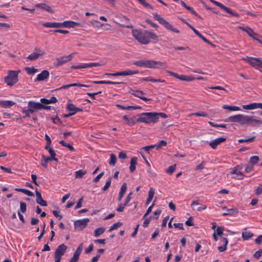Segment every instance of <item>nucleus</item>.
<instances>
[{
  "instance_id": "nucleus-1",
  "label": "nucleus",
  "mask_w": 262,
  "mask_h": 262,
  "mask_svg": "<svg viewBox=\"0 0 262 262\" xmlns=\"http://www.w3.org/2000/svg\"><path fill=\"white\" fill-rule=\"evenodd\" d=\"M156 115V112L143 113L139 115L137 121L146 124H154L157 122Z\"/></svg>"
},
{
  "instance_id": "nucleus-2",
  "label": "nucleus",
  "mask_w": 262,
  "mask_h": 262,
  "mask_svg": "<svg viewBox=\"0 0 262 262\" xmlns=\"http://www.w3.org/2000/svg\"><path fill=\"white\" fill-rule=\"evenodd\" d=\"M20 71L8 70L7 76L4 78L5 82L10 86L15 85L18 81V74Z\"/></svg>"
},
{
  "instance_id": "nucleus-3",
  "label": "nucleus",
  "mask_w": 262,
  "mask_h": 262,
  "mask_svg": "<svg viewBox=\"0 0 262 262\" xmlns=\"http://www.w3.org/2000/svg\"><path fill=\"white\" fill-rule=\"evenodd\" d=\"M248 115L237 114L231 116L224 120L225 122L238 123L241 125L248 124Z\"/></svg>"
},
{
  "instance_id": "nucleus-4",
  "label": "nucleus",
  "mask_w": 262,
  "mask_h": 262,
  "mask_svg": "<svg viewBox=\"0 0 262 262\" xmlns=\"http://www.w3.org/2000/svg\"><path fill=\"white\" fill-rule=\"evenodd\" d=\"M243 60L250 64L252 67L259 70L262 73V58H255L253 57H246Z\"/></svg>"
},
{
  "instance_id": "nucleus-5",
  "label": "nucleus",
  "mask_w": 262,
  "mask_h": 262,
  "mask_svg": "<svg viewBox=\"0 0 262 262\" xmlns=\"http://www.w3.org/2000/svg\"><path fill=\"white\" fill-rule=\"evenodd\" d=\"M133 36L140 42L146 45L149 42L147 40V31L141 32L137 29L132 30Z\"/></svg>"
},
{
  "instance_id": "nucleus-6",
  "label": "nucleus",
  "mask_w": 262,
  "mask_h": 262,
  "mask_svg": "<svg viewBox=\"0 0 262 262\" xmlns=\"http://www.w3.org/2000/svg\"><path fill=\"white\" fill-rule=\"evenodd\" d=\"M153 15L155 20H157L161 25L164 26L167 29L174 33H179V31L177 29L174 28L171 25H170L168 21L162 17L160 15L157 13H154L153 14Z\"/></svg>"
},
{
  "instance_id": "nucleus-7",
  "label": "nucleus",
  "mask_w": 262,
  "mask_h": 262,
  "mask_svg": "<svg viewBox=\"0 0 262 262\" xmlns=\"http://www.w3.org/2000/svg\"><path fill=\"white\" fill-rule=\"evenodd\" d=\"M41 102H36L33 101H29L28 103V108L31 113H33L37 110L42 108L48 110L50 108L49 106H45Z\"/></svg>"
},
{
  "instance_id": "nucleus-8",
  "label": "nucleus",
  "mask_w": 262,
  "mask_h": 262,
  "mask_svg": "<svg viewBox=\"0 0 262 262\" xmlns=\"http://www.w3.org/2000/svg\"><path fill=\"white\" fill-rule=\"evenodd\" d=\"M242 169V168L239 165L235 166L227 174V175L233 176L231 177V178L232 179L242 180L245 176L241 172Z\"/></svg>"
},
{
  "instance_id": "nucleus-9",
  "label": "nucleus",
  "mask_w": 262,
  "mask_h": 262,
  "mask_svg": "<svg viewBox=\"0 0 262 262\" xmlns=\"http://www.w3.org/2000/svg\"><path fill=\"white\" fill-rule=\"evenodd\" d=\"M45 54V52L44 50L39 48H35L34 52L30 54L27 57V59L29 60H34L43 56Z\"/></svg>"
},
{
  "instance_id": "nucleus-10",
  "label": "nucleus",
  "mask_w": 262,
  "mask_h": 262,
  "mask_svg": "<svg viewBox=\"0 0 262 262\" xmlns=\"http://www.w3.org/2000/svg\"><path fill=\"white\" fill-rule=\"evenodd\" d=\"M166 72L168 73L169 75L176 77L181 80L191 81L195 79V78L191 75H178L176 73L168 70H167Z\"/></svg>"
},
{
  "instance_id": "nucleus-11",
  "label": "nucleus",
  "mask_w": 262,
  "mask_h": 262,
  "mask_svg": "<svg viewBox=\"0 0 262 262\" xmlns=\"http://www.w3.org/2000/svg\"><path fill=\"white\" fill-rule=\"evenodd\" d=\"M165 65V62L160 61L146 60V68L158 69L160 67H164Z\"/></svg>"
},
{
  "instance_id": "nucleus-12",
  "label": "nucleus",
  "mask_w": 262,
  "mask_h": 262,
  "mask_svg": "<svg viewBox=\"0 0 262 262\" xmlns=\"http://www.w3.org/2000/svg\"><path fill=\"white\" fill-rule=\"evenodd\" d=\"M67 248V247L64 244L58 246L55 252L54 259H61V256L65 253Z\"/></svg>"
},
{
  "instance_id": "nucleus-13",
  "label": "nucleus",
  "mask_w": 262,
  "mask_h": 262,
  "mask_svg": "<svg viewBox=\"0 0 262 262\" xmlns=\"http://www.w3.org/2000/svg\"><path fill=\"white\" fill-rule=\"evenodd\" d=\"M90 220L88 218L78 220L75 222L74 227L76 230H81L85 228Z\"/></svg>"
},
{
  "instance_id": "nucleus-14",
  "label": "nucleus",
  "mask_w": 262,
  "mask_h": 262,
  "mask_svg": "<svg viewBox=\"0 0 262 262\" xmlns=\"http://www.w3.org/2000/svg\"><path fill=\"white\" fill-rule=\"evenodd\" d=\"M238 29L247 33L248 34L250 37L253 38V39H254L256 40H258L259 41H260L259 39V36L257 33H255L251 28L246 26V27H238Z\"/></svg>"
},
{
  "instance_id": "nucleus-15",
  "label": "nucleus",
  "mask_w": 262,
  "mask_h": 262,
  "mask_svg": "<svg viewBox=\"0 0 262 262\" xmlns=\"http://www.w3.org/2000/svg\"><path fill=\"white\" fill-rule=\"evenodd\" d=\"M76 27H81L82 25L79 23L71 20H66L61 23V28H74Z\"/></svg>"
},
{
  "instance_id": "nucleus-16",
  "label": "nucleus",
  "mask_w": 262,
  "mask_h": 262,
  "mask_svg": "<svg viewBox=\"0 0 262 262\" xmlns=\"http://www.w3.org/2000/svg\"><path fill=\"white\" fill-rule=\"evenodd\" d=\"M74 53L69 55L63 56L56 59V63L55 64L57 66H61L63 63L71 60L73 57Z\"/></svg>"
},
{
  "instance_id": "nucleus-17",
  "label": "nucleus",
  "mask_w": 262,
  "mask_h": 262,
  "mask_svg": "<svg viewBox=\"0 0 262 262\" xmlns=\"http://www.w3.org/2000/svg\"><path fill=\"white\" fill-rule=\"evenodd\" d=\"M242 107L245 110H252L257 108L262 109V103H251L247 105H243Z\"/></svg>"
},
{
  "instance_id": "nucleus-18",
  "label": "nucleus",
  "mask_w": 262,
  "mask_h": 262,
  "mask_svg": "<svg viewBox=\"0 0 262 262\" xmlns=\"http://www.w3.org/2000/svg\"><path fill=\"white\" fill-rule=\"evenodd\" d=\"M131 94L135 97H138L145 101H150L151 100L150 98H147L144 97V95H145V93L140 90H132Z\"/></svg>"
},
{
  "instance_id": "nucleus-19",
  "label": "nucleus",
  "mask_w": 262,
  "mask_h": 262,
  "mask_svg": "<svg viewBox=\"0 0 262 262\" xmlns=\"http://www.w3.org/2000/svg\"><path fill=\"white\" fill-rule=\"evenodd\" d=\"M82 250V246L81 244L76 249L73 254V257L70 260L69 262H77L79 259V256Z\"/></svg>"
},
{
  "instance_id": "nucleus-20",
  "label": "nucleus",
  "mask_w": 262,
  "mask_h": 262,
  "mask_svg": "<svg viewBox=\"0 0 262 262\" xmlns=\"http://www.w3.org/2000/svg\"><path fill=\"white\" fill-rule=\"evenodd\" d=\"M67 108L69 111L70 112V113H69V115H73L77 112L82 111L81 108L76 107L72 103H68Z\"/></svg>"
},
{
  "instance_id": "nucleus-21",
  "label": "nucleus",
  "mask_w": 262,
  "mask_h": 262,
  "mask_svg": "<svg viewBox=\"0 0 262 262\" xmlns=\"http://www.w3.org/2000/svg\"><path fill=\"white\" fill-rule=\"evenodd\" d=\"M35 193L36 196V202L37 204L40 205L42 206H47V203L42 199L41 197V194L40 192H39L37 189L35 190Z\"/></svg>"
},
{
  "instance_id": "nucleus-22",
  "label": "nucleus",
  "mask_w": 262,
  "mask_h": 262,
  "mask_svg": "<svg viewBox=\"0 0 262 262\" xmlns=\"http://www.w3.org/2000/svg\"><path fill=\"white\" fill-rule=\"evenodd\" d=\"M226 139L224 138H219L214 139L209 143V145L213 148L215 149L218 145L224 142Z\"/></svg>"
},
{
  "instance_id": "nucleus-23",
  "label": "nucleus",
  "mask_w": 262,
  "mask_h": 262,
  "mask_svg": "<svg viewBox=\"0 0 262 262\" xmlns=\"http://www.w3.org/2000/svg\"><path fill=\"white\" fill-rule=\"evenodd\" d=\"M49 76V73L47 70H44L40 74H38L36 80L42 81L48 78Z\"/></svg>"
},
{
  "instance_id": "nucleus-24",
  "label": "nucleus",
  "mask_w": 262,
  "mask_h": 262,
  "mask_svg": "<svg viewBox=\"0 0 262 262\" xmlns=\"http://www.w3.org/2000/svg\"><path fill=\"white\" fill-rule=\"evenodd\" d=\"M35 7L36 8H40L42 10H46L49 12H50L51 13H54V12L53 10V9L48 5L44 4V3H41L36 4Z\"/></svg>"
},
{
  "instance_id": "nucleus-25",
  "label": "nucleus",
  "mask_w": 262,
  "mask_h": 262,
  "mask_svg": "<svg viewBox=\"0 0 262 262\" xmlns=\"http://www.w3.org/2000/svg\"><path fill=\"white\" fill-rule=\"evenodd\" d=\"M44 27L49 28H61V23L47 22L42 25Z\"/></svg>"
},
{
  "instance_id": "nucleus-26",
  "label": "nucleus",
  "mask_w": 262,
  "mask_h": 262,
  "mask_svg": "<svg viewBox=\"0 0 262 262\" xmlns=\"http://www.w3.org/2000/svg\"><path fill=\"white\" fill-rule=\"evenodd\" d=\"M248 124L253 125L254 123L262 124V120L258 119L255 116H248Z\"/></svg>"
},
{
  "instance_id": "nucleus-27",
  "label": "nucleus",
  "mask_w": 262,
  "mask_h": 262,
  "mask_svg": "<svg viewBox=\"0 0 262 262\" xmlns=\"http://www.w3.org/2000/svg\"><path fill=\"white\" fill-rule=\"evenodd\" d=\"M139 73L137 70H126L120 72L121 76H132L134 74H138Z\"/></svg>"
},
{
  "instance_id": "nucleus-28",
  "label": "nucleus",
  "mask_w": 262,
  "mask_h": 262,
  "mask_svg": "<svg viewBox=\"0 0 262 262\" xmlns=\"http://www.w3.org/2000/svg\"><path fill=\"white\" fill-rule=\"evenodd\" d=\"M127 189V186L125 183H123L121 187L120 191L119 194L118 200L120 201L122 199L124 193H125Z\"/></svg>"
},
{
  "instance_id": "nucleus-29",
  "label": "nucleus",
  "mask_w": 262,
  "mask_h": 262,
  "mask_svg": "<svg viewBox=\"0 0 262 262\" xmlns=\"http://www.w3.org/2000/svg\"><path fill=\"white\" fill-rule=\"evenodd\" d=\"M137 163V158L133 157L131 159L130 161L129 170L132 172H133L136 169V166Z\"/></svg>"
},
{
  "instance_id": "nucleus-30",
  "label": "nucleus",
  "mask_w": 262,
  "mask_h": 262,
  "mask_svg": "<svg viewBox=\"0 0 262 262\" xmlns=\"http://www.w3.org/2000/svg\"><path fill=\"white\" fill-rule=\"evenodd\" d=\"M15 103L10 100H2L0 101V105L4 108H7L14 105Z\"/></svg>"
},
{
  "instance_id": "nucleus-31",
  "label": "nucleus",
  "mask_w": 262,
  "mask_h": 262,
  "mask_svg": "<svg viewBox=\"0 0 262 262\" xmlns=\"http://www.w3.org/2000/svg\"><path fill=\"white\" fill-rule=\"evenodd\" d=\"M116 106L118 108H119L120 109L124 110H135L141 108V107L138 106H124L121 105L120 104H117Z\"/></svg>"
},
{
  "instance_id": "nucleus-32",
  "label": "nucleus",
  "mask_w": 262,
  "mask_h": 262,
  "mask_svg": "<svg viewBox=\"0 0 262 262\" xmlns=\"http://www.w3.org/2000/svg\"><path fill=\"white\" fill-rule=\"evenodd\" d=\"M79 86V87H90V86L89 85H86V84H80V83H72V84H67V85H64L63 86H62L60 89H66L68 88H70V87H71V86Z\"/></svg>"
},
{
  "instance_id": "nucleus-33",
  "label": "nucleus",
  "mask_w": 262,
  "mask_h": 262,
  "mask_svg": "<svg viewBox=\"0 0 262 262\" xmlns=\"http://www.w3.org/2000/svg\"><path fill=\"white\" fill-rule=\"evenodd\" d=\"M123 120L125 121V123L129 126L134 125L135 124V120L132 118H128L127 116H123L122 117Z\"/></svg>"
},
{
  "instance_id": "nucleus-34",
  "label": "nucleus",
  "mask_w": 262,
  "mask_h": 262,
  "mask_svg": "<svg viewBox=\"0 0 262 262\" xmlns=\"http://www.w3.org/2000/svg\"><path fill=\"white\" fill-rule=\"evenodd\" d=\"M40 101L43 104H51L54 103L57 101V99L55 97H52L50 99H47L45 98H42L40 99Z\"/></svg>"
},
{
  "instance_id": "nucleus-35",
  "label": "nucleus",
  "mask_w": 262,
  "mask_h": 262,
  "mask_svg": "<svg viewBox=\"0 0 262 262\" xmlns=\"http://www.w3.org/2000/svg\"><path fill=\"white\" fill-rule=\"evenodd\" d=\"M154 193V189L152 188H150L148 191V198L145 203L146 205H148L149 203L151 201L152 199H153Z\"/></svg>"
},
{
  "instance_id": "nucleus-36",
  "label": "nucleus",
  "mask_w": 262,
  "mask_h": 262,
  "mask_svg": "<svg viewBox=\"0 0 262 262\" xmlns=\"http://www.w3.org/2000/svg\"><path fill=\"white\" fill-rule=\"evenodd\" d=\"M222 108L223 109L228 110L230 111H239L241 110L239 107L233 105H224Z\"/></svg>"
},
{
  "instance_id": "nucleus-37",
  "label": "nucleus",
  "mask_w": 262,
  "mask_h": 262,
  "mask_svg": "<svg viewBox=\"0 0 262 262\" xmlns=\"http://www.w3.org/2000/svg\"><path fill=\"white\" fill-rule=\"evenodd\" d=\"M53 160L50 157H47L45 156H42L41 164L42 166L44 167H47L48 166V162L50 161Z\"/></svg>"
},
{
  "instance_id": "nucleus-38",
  "label": "nucleus",
  "mask_w": 262,
  "mask_h": 262,
  "mask_svg": "<svg viewBox=\"0 0 262 262\" xmlns=\"http://www.w3.org/2000/svg\"><path fill=\"white\" fill-rule=\"evenodd\" d=\"M142 80L143 81H151L152 82H165V80L161 79H154V78H152L151 77H144V78H143Z\"/></svg>"
},
{
  "instance_id": "nucleus-39",
  "label": "nucleus",
  "mask_w": 262,
  "mask_h": 262,
  "mask_svg": "<svg viewBox=\"0 0 262 262\" xmlns=\"http://www.w3.org/2000/svg\"><path fill=\"white\" fill-rule=\"evenodd\" d=\"M133 64L136 66L146 68V60H140L135 61Z\"/></svg>"
},
{
  "instance_id": "nucleus-40",
  "label": "nucleus",
  "mask_w": 262,
  "mask_h": 262,
  "mask_svg": "<svg viewBox=\"0 0 262 262\" xmlns=\"http://www.w3.org/2000/svg\"><path fill=\"white\" fill-rule=\"evenodd\" d=\"M15 190L18 192H21L25 194L26 195H27L30 196H34V193L30 191V190H28L27 189H21V188H16L15 189Z\"/></svg>"
},
{
  "instance_id": "nucleus-41",
  "label": "nucleus",
  "mask_w": 262,
  "mask_h": 262,
  "mask_svg": "<svg viewBox=\"0 0 262 262\" xmlns=\"http://www.w3.org/2000/svg\"><path fill=\"white\" fill-rule=\"evenodd\" d=\"M238 212L237 210L235 208H231L227 209V212L223 213V216H227L228 215H233L236 214Z\"/></svg>"
},
{
  "instance_id": "nucleus-42",
  "label": "nucleus",
  "mask_w": 262,
  "mask_h": 262,
  "mask_svg": "<svg viewBox=\"0 0 262 262\" xmlns=\"http://www.w3.org/2000/svg\"><path fill=\"white\" fill-rule=\"evenodd\" d=\"M105 231V228L103 227H100L97 228L94 231V236L95 237L99 236L101 234H102Z\"/></svg>"
},
{
  "instance_id": "nucleus-43",
  "label": "nucleus",
  "mask_w": 262,
  "mask_h": 262,
  "mask_svg": "<svg viewBox=\"0 0 262 262\" xmlns=\"http://www.w3.org/2000/svg\"><path fill=\"white\" fill-rule=\"evenodd\" d=\"M88 68V65L86 63H80L77 65H73L71 66L72 69H85Z\"/></svg>"
},
{
  "instance_id": "nucleus-44",
  "label": "nucleus",
  "mask_w": 262,
  "mask_h": 262,
  "mask_svg": "<svg viewBox=\"0 0 262 262\" xmlns=\"http://www.w3.org/2000/svg\"><path fill=\"white\" fill-rule=\"evenodd\" d=\"M86 171L84 170L80 169L75 172L76 178H81L86 173Z\"/></svg>"
},
{
  "instance_id": "nucleus-45",
  "label": "nucleus",
  "mask_w": 262,
  "mask_h": 262,
  "mask_svg": "<svg viewBox=\"0 0 262 262\" xmlns=\"http://www.w3.org/2000/svg\"><path fill=\"white\" fill-rule=\"evenodd\" d=\"M25 70H26V72L27 73V74H29V75H33L35 73H36L37 72V71H38L37 69H35L33 67H32V68H30V67L26 68H25Z\"/></svg>"
},
{
  "instance_id": "nucleus-46",
  "label": "nucleus",
  "mask_w": 262,
  "mask_h": 262,
  "mask_svg": "<svg viewBox=\"0 0 262 262\" xmlns=\"http://www.w3.org/2000/svg\"><path fill=\"white\" fill-rule=\"evenodd\" d=\"M253 234L249 231H244L242 233V237L244 240H247L252 237Z\"/></svg>"
},
{
  "instance_id": "nucleus-47",
  "label": "nucleus",
  "mask_w": 262,
  "mask_h": 262,
  "mask_svg": "<svg viewBox=\"0 0 262 262\" xmlns=\"http://www.w3.org/2000/svg\"><path fill=\"white\" fill-rule=\"evenodd\" d=\"M117 158L114 154H112L110 156V160L109 161V164L111 166H114L116 163Z\"/></svg>"
},
{
  "instance_id": "nucleus-48",
  "label": "nucleus",
  "mask_w": 262,
  "mask_h": 262,
  "mask_svg": "<svg viewBox=\"0 0 262 262\" xmlns=\"http://www.w3.org/2000/svg\"><path fill=\"white\" fill-rule=\"evenodd\" d=\"M147 40L150 41V39H157L158 36L154 33L147 31Z\"/></svg>"
},
{
  "instance_id": "nucleus-49",
  "label": "nucleus",
  "mask_w": 262,
  "mask_h": 262,
  "mask_svg": "<svg viewBox=\"0 0 262 262\" xmlns=\"http://www.w3.org/2000/svg\"><path fill=\"white\" fill-rule=\"evenodd\" d=\"M48 152L51 156V157H50L51 159L56 161L58 160L57 159L55 158L56 153L53 148H49Z\"/></svg>"
},
{
  "instance_id": "nucleus-50",
  "label": "nucleus",
  "mask_w": 262,
  "mask_h": 262,
  "mask_svg": "<svg viewBox=\"0 0 262 262\" xmlns=\"http://www.w3.org/2000/svg\"><path fill=\"white\" fill-rule=\"evenodd\" d=\"M158 146V144H154V145H149V146H145L143 148V149L147 151V152H149V149H150V148H155L156 150H158L159 149V147H157Z\"/></svg>"
},
{
  "instance_id": "nucleus-51",
  "label": "nucleus",
  "mask_w": 262,
  "mask_h": 262,
  "mask_svg": "<svg viewBox=\"0 0 262 262\" xmlns=\"http://www.w3.org/2000/svg\"><path fill=\"white\" fill-rule=\"evenodd\" d=\"M59 144H61L63 146L68 147L71 151H73L74 150V147L71 145L63 141H60L59 142Z\"/></svg>"
},
{
  "instance_id": "nucleus-52",
  "label": "nucleus",
  "mask_w": 262,
  "mask_h": 262,
  "mask_svg": "<svg viewBox=\"0 0 262 262\" xmlns=\"http://www.w3.org/2000/svg\"><path fill=\"white\" fill-rule=\"evenodd\" d=\"M258 161L259 157L256 156H252L250 159V162L253 165L256 164L258 162Z\"/></svg>"
},
{
  "instance_id": "nucleus-53",
  "label": "nucleus",
  "mask_w": 262,
  "mask_h": 262,
  "mask_svg": "<svg viewBox=\"0 0 262 262\" xmlns=\"http://www.w3.org/2000/svg\"><path fill=\"white\" fill-rule=\"evenodd\" d=\"M176 165L170 166L166 170V172L169 174H172L176 169Z\"/></svg>"
},
{
  "instance_id": "nucleus-54",
  "label": "nucleus",
  "mask_w": 262,
  "mask_h": 262,
  "mask_svg": "<svg viewBox=\"0 0 262 262\" xmlns=\"http://www.w3.org/2000/svg\"><path fill=\"white\" fill-rule=\"evenodd\" d=\"M255 137L253 136V137H252L250 138L246 139H241L238 140V142L239 143H242L243 142H251V141H253L255 139Z\"/></svg>"
},
{
  "instance_id": "nucleus-55",
  "label": "nucleus",
  "mask_w": 262,
  "mask_h": 262,
  "mask_svg": "<svg viewBox=\"0 0 262 262\" xmlns=\"http://www.w3.org/2000/svg\"><path fill=\"white\" fill-rule=\"evenodd\" d=\"M192 115H195V116H199V117H207V114L206 113H204L203 112L192 113L191 114H189L188 116H190Z\"/></svg>"
},
{
  "instance_id": "nucleus-56",
  "label": "nucleus",
  "mask_w": 262,
  "mask_h": 262,
  "mask_svg": "<svg viewBox=\"0 0 262 262\" xmlns=\"http://www.w3.org/2000/svg\"><path fill=\"white\" fill-rule=\"evenodd\" d=\"M112 178H110L108 181L106 182L105 185L102 188L103 191L106 190L111 186Z\"/></svg>"
},
{
  "instance_id": "nucleus-57",
  "label": "nucleus",
  "mask_w": 262,
  "mask_h": 262,
  "mask_svg": "<svg viewBox=\"0 0 262 262\" xmlns=\"http://www.w3.org/2000/svg\"><path fill=\"white\" fill-rule=\"evenodd\" d=\"M21 112L23 114H25V116H24L23 118L29 117L30 116L31 114H32L31 113V112L29 111V110L28 109V108L27 109L23 108Z\"/></svg>"
},
{
  "instance_id": "nucleus-58",
  "label": "nucleus",
  "mask_w": 262,
  "mask_h": 262,
  "mask_svg": "<svg viewBox=\"0 0 262 262\" xmlns=\"http://www.w3.org/2000/svg\"><path fill=\"white\" fill-rule=\"evenodd\" d=\"M121 224L120 223H116L114 224L112 226L110 227L108 230L109 231H112L113 230L116 229L120 227Z\"/></svg>"
},
{
  "instance_id": "nucleus-59",
  "label": "nucleus",
  "mask_w": 262,
  "mask_h": 262,
  "mask_svg": "<svg viewBox=\"0 0 262 262\" xmlns=\"http://www.w3.org/2000/svg\"><path fill=\"white\" fill-rule=\"evenodd\" d=\"M86 65H88V68H91L92 67L102 66H103V64L100 63L99 62H90V63H86Z\"/></svg>"
},
{
  "instance_id": "nucleus-60",
  "label": "nucleus",
  "mask_w": 262,
  "mask_h": 262,
  "mask_svg": "<svg viewBox=\"0 0 262 262\" xmlns=\"http://www.w3.org/2000/svg\"><path fill=\"white\" fill-rule=\"evenodd\" d=\"M256 195H259L262 193V184H259L258 187L255 189Z\"/></svg>"
},
{
  "instance_id": "nucleus-61",
  "label": "nucleus",
  "mask_w": 262,
  "mask_h": 262,
  "mask_svg": "<svg viewBox=\"0 0 262 262\" xmlns=\"http://www.w3.org/2000/svg\"><path fill=\"white\" fill-rule=\"evenodd\" d=\"M214 232H216V234L221 236L223 233V228L222 227H217Z\"/></svg>"
},
{
  "instance_id": "nucleus-62",
  "label": "nucleus",
  "mask_w": 262,
  "mask_h": 262,
  "mask_svg": "<svg viewBox=\"0 0 262 262\" xmlns=\"http://www.w3.org/2000/svg\"><path fill=\"white\" fill-rule=\"evenodd\" d=\"M125 206L126 205L125 204L121 203L118 205V207L116 209V210L118 212H122L124 210Z\"/></svg>"
},
{
  "instance_id": "nucleus-63",
  "label": "nucleus",
  "mask_w": 262,
  "mask_h": 262,
  "mask_svg": "<svg viewBox=\"0 0 262 262\" xmlns=\"http://www.w3.org/2000/svg\"><path fill=\"white\" fill-rule=\"evenodd\" d=\"M20 210L23 212L24 213L26 211V204L24 202H20Z\"/></svg>"
},
{
  "instance_id": "nucleus-64",
  "label": "nucleus",
  "mask_w": 262,
  "mask_h": 262,
  "mask_svg": "<svg viewBox=\"0 0 262 262\" xmlns=\"http://www.w3.org/2000/svg\"><path fill=\"white\" fill-rule=\"evenodd\" d=\"M262 254V250H258L256 251L253 255L254 257H255L256 259H258L259 258V257Z\"/></svg>"
}]
</instances>
